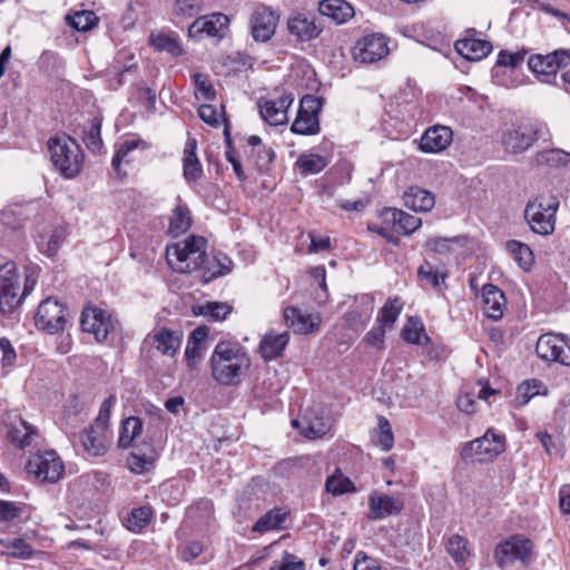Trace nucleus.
<instances>
[{
  "mask_svg": "<svg viewBox=\"0 0 570 570\" xmlns=\"http://www.w3.org/2000/svg\"><path fill=\"white\" fill-rule=\"evenodd\" d=\"M214 381L233 386L242 382L250 367V356L245 346L235 341H219L209 360Z\"/></svg>",
  "mask_w": 570,
  "mask_h": 570,
  "instance_id": "nucleus-1",
  "label": "nucleus"
},
{
  "mask_svg": "<svg viewBox=\"0 0 570 570\" xmlns=\"http://www.w3.org/2000/svg\"><path fill=\"white\" fill-rule=\"evenodd\" d=\"M37 278L26 273L23 283L13 261L0 262V312L3 315L13 313L33 291Z\"/></svg>",
  "mask_w": 570,
  "mask_h": 570,
  "instance_id": "nucleus-2",
  "label": "nucleus"
},
{
  "mask_svg": "<svg viewBox=\"0 0 570 570\" xmlns=\"http://www.w3.org/2000/svg\"><path fill=\"white\" fill-rule=\"evenodd\" d=\"M550 131L546 124L529 120L505 125L499 136V142L505 153L519 155L525 153L538 140L548 141Z\"/></svg>",
  "mask_w": 570,
  "mask_h": 570,
  "instance_id": "nucleus-3",
  "label": "nucleus"
},
{
  "mask_svg": "<svg viewBox=\"0 0 570 570\" xmlns=\"http://www.w3.org/2000/svg\"><path fill=\"white\" fill-rule=\"evenodd\" d=\"M207 240L202 236L189 235L184 240L167 246L166 259L177 273L198 271L206 262Z\"/></svg>",
  "mask_w": 570,
  "mask_h": 570,
  "instance_id": "nucleus-4",
  "label": "nucleus"
},
{
  "mask_svg": "<svg viewBox=\"0 0 570 570\" xmlns=\"http://www.w3.org/2000/svg\"><path fill=\"white\" fill-rule=\"evenodd\" d=\"M50 159L56 169L65 178H75L82 169L83 154L79 144L69 136H58L49 139Z\"/></svg>",
  "mask_w": 570,
  "mask_h": 570,
  "instance_id": "nucleus-5",
  "label": "nucleus"
},
{
  "mask_svg": "<svg viewBox=\"0 0 570 570\" xmlns=\"http://www.w3.org/2000/svg\"><path fill=\"white\" fill-rule=\"evenodd\" d=\"M559 205L558 198L553 196H539L529 200L524 209V218L531 230L542 236L552 234Z\"/></svg>",
  "mask_w": 570,
  "mask_h": 570,
  "instance_id": "nucleus-6",
  "label": "nucleus"
},
{
  "mask_svg": "<svg viewBox=\"0 0 570 570\" xmlns=\"http://www.w3.org/2000/svg\"><path fill=\"white\" fill-rule=\"evenodd\" d=\"M26 469L40 483H57L65 475V463L53 450H46L31 455Z\"/></svg>",
  "mask_w": 570,
  "mask_h": 570,
  "instance_id": "nucleus-7",
  "label": "nucleus"
},
{
  "mask_svg": "<svg viewBox=\"0 0 570 570\" xmlns=\"http://www.w3.org/2000/svg\"><path fill=\"white\" fill-rule=\"evenodd\" d=\"M323 98L305 95L299 102L297 116L291 130L297 135L312 136L320 132V114L323 107Z\"/></svg>",
  "mask_w": 570,
  "mask_h": 570,
  "instance_id": "nucleus-8",
  "label": "nucleus"
},
{
  "mask_svg": "<svg viewBox=\"0 0 570 570\" xmlns=\"http://www.w3.org/2000/svg\"><path fill=\"white\" fill-rule=\"evenodd\" d=\"M504 436L488 430L481 438L465 443L461 456L465 461L492 460L504 451Z\"/></svg>",
  "mask_w": 570,
  "mask_h": 570,
  "instance_id": "nucleus-9",
  "label": "nucleus"
},
{
  "mask_svg": "<svg viewBox=\"0 0 570 570\" xmlns=\"http://www.w3.org/2000/svg\"><path fill=\"white\" fill-rule=\"evenodd\" d=\"M570 65V49L554 50L549 55H533L529 58V69L543 82L556 79L560 68Z\"/></svg>",
  "mask_w": 570,
  "mask_h": 570,
  "instance_id": "nucleus-10",
  "label": "nucleus"
},
{
  "mask_svg": "<svg viewBox=\"0 0 570 570\" xmlns=\"http://www.w3.org/2000/svg\"><path fill=\"white\" fill-rule=\"evenodd\" d=\"M35 323L38 330L48 334L63 331L67 323L65 306L56 298H46L38 306Z\"/></svg>",
  "mask_w": 570,
  "mask_h": 570,
  "instance_id": "nucleus-11",
  "label": "nucleus"
},
{
  "mask_svg": "<svg viewBox=\"0 0 570 570\" xmlns=\"http://www.w3.org/2000/svg\"><path fill=\"white\" fill-rule=\"evenodd\" d=\"M389 53L387 39L380 33L364 36L353 49L354 59L362 63H373Z\"/></svg>",
  "mask_w": 570,
  "mask_h": 570,
  "instance_id": "nucleus-12",
  "label": "nucleus"
},
{
  "mask_svg": "<svg viewBox=\"0 0 570 570\" xmlns=\"http://www.w3.org/2000/svg\"><path fill=\"white\" fill-rule=\"evenodd\" d=\"M295 97L292 92H282L275 98L259 102V114L271 126L284 125L288 120L287 111L293 105Z\"/></svg>",
  "mask_w": 570,
  "mask_h": 570,
  "instance_id": "nucleus-13",
  "label": "nucleus"
},
{
  "mask_svg": "<svg viewBox=\"0 0 570 570\" xmlns=\"http://www.w3.org/2000/svg\"><path fill=\"white\" fill-rule=\"evenodd\" d=\"M81 327L94 334L97 342H104L114 330V321L106 311L98 307H87L81 315Z\"/></svg>",
  "mask_w": 570,
  "mask_h": 570,
  "instance_id": "nucleus-14",
  "label": "nucleus"
},
{
  "mask_svg": "<svg viewBox=\"0 0 570 570\" xmlns=\"http://www.w3.org/2000/svg\"><path fill=\"white\" fill-rule=\"evenodd\" d=\"M532 551V542L520 535H512L500 543L494 553L498 564L502 568L513 560L525 561Z\"/></svg>",
  "mask_w": 570,
  "mask_h": 570,
  "instance_id": "nucleus-15",
  "label": "nucleus"
},
{
  "mask_svg": "<svg viewBox=\"0 0 570 570\" xmlns=\"http://www.w3.org/2000/svg\"><path fill=\"white\" fill-rule=\"evenodd\" d=\"M277 20L278 17L268 7H256L250 19L253 38L258 41L269 40L275 32Z\"/></svg>",
  "mask_w": 570,
  "mask_h": 570,
  "instance_id": "nucleus-16",
  "label": "nucleus"
},
{
  "mask_svg": "<svg viewBox=\"0 0 570 570\" xmlns=\"http://www.w3.org/2000/svg\"><path fill=\"white\" fill-rule=\"evenodd\" d=\"M80 440L85 451L89 455L101 456L106 454L109 449L111 433L109 429L92 423L83 430Z\"/></svg>",
  "mask_w": 570,
  "mask_h": 570,
  "instance_id": "nucleus-17",
  "label": "nucleus"
},
{
  "mask_svg": "<svg viewBox=\"0 0 570 570\" xmlns=\"http://www.w3.org/2000/svg\"><path fill=\"white\" fill-rule=\"evenodd\" d=\"M183 334L179 331H170L166 327L155 328L145 338V343H149L160 354L174 357L180 347Z\"/></svg>",
  "mask_w": 570,
  "mask_h": 570,
  "instance_id": "nucleus-18",
  "label": "nucleus"
},
{
  "mask_svg": "<svg viewBox=\"0 0 570 570\" xmlns=\"http://www.w3.org/2000/svg\"><path fill=\"white\" fill-rule=\"evenodd\" d=\"M453 132L450 127L436 125L422 135L419 144L423 153L436 154L445 150L452 142Z\"/></svg>",
  "mask_w": 570,
  "mask_h": 570,
  "instance_id": "nucleus-19",
  "label": "nucleus"
},
{
  "mask_svg": "<svg viewBox=\"0 0 570 570\" xmlns=\"http://www.w3.org/2000/svg\"><path fill=\"white\" fill-rule=\"evenodd\" d=\"M287 29L299 41H311L322 32V28L317 26L315 17L305 12L292 14L287 20Z\"/></svg>",
  "mask_w": 570,
  "mask_h": 570,
  "instance_id": "nucleus-20",
  "label": "nucleus"
},
{
  "mask_svg": "<svg viewBox=\"0 0 570 570\" xmlns=\"http://www.w3.org/2000/svg\"><path fill=\"white\" fill-rule=\"evenodd\" d=\"M284 320L287 326L298 334L313 333L318 330L321 325L320 315L304 313L293 306H288L284 309Z\"/></svg>",
  "mask_w": 570,
  "mask_h": 570,
  "instance_id": "nucleus-21",
  "label": "nucleus"
},
{
  "mask_svg": "<svg viewBox=\"0 0 570 570\" xmlns=\"http://www.w3.org/2000/svg\"><path fill=\"white\" fill-rule=\"evenodd\" d=\"M507 299L503 292L493 284L482 287V309L488 318L499 321L503 317Z\"/></svg>",
  "mask_w": 570,
  "mask_h": 570,
  "instance_id": "nucleus-22",
  "label": "nucleus"
},
{
  "mask_svg": "<svg viewBox=\"0 0 570 570\" xmlns=\"http://www.w3.org/2000/svg\"><path fill=\"white\" fill-rule=\"evenodd\" d=\"M368 518L372 520H382L393 514H399L404 503L401 499L387 494H372L368 499Z\"/></svg>",
  "mask_w": 570,
  "mask_h": 570,
  "instance_id": "nucleus-23",
  "label": "nucleus"
},
{
  "mask_svg": "<svg viewBox=\"0 0 570 570\" xmlns=\"http://www.w3.org/2000/svg\"><path fill=\"white\" fill-rule=\"evenodd\" d=\"M196 150V138L188 137L183 151V176L188 184L197 183L204 173Z\"/></svg>",
  "mask_w": 570,
  "mask_h": 570,
  "instance_id": "nucleus-24",
  "label": "nucleus"
},
{
  "mask_svg": "<svg viewBox=\"0 0 570 570\" xmlns=\"http://www.w3.org/2000/svg\"><path fill=\"white\" fill-rule=\"evenodd\" d=\"M288 342V332L276 333L275 331H269L262 337L258 352L265 361H272L282 355Z\"/></svg>",
  "mask_w": 570,
  "mask_h": 570,
  "instance_id": "nucleus-25",
  "label": "nucleus"
},
{
  "mask_svg": "<svg viewBox=\"0 0 570 570\" xmlns=\"http://www.w3.org/2000/svg\"><path fill=\"white\" fill-rule=\"evenodd\" d=\"M158 456V451L153 446H136L127 458V466L132 473L142 474L154 468Z\"/></svg>",
  "mask_w": 570,
  "mask_h": 570,
  "instance_id": "nucleus-26",
  "label": "nucleus"
},
{
  "mask_svg": "<svg viewBox=\"0 0 570 570\" xmlns=\"http://www.w3.org/2000/svg\"><path fill=\"white\" fill-rule=\"evenodd\" d=\"M205 263L198 271H202L203 283H209L210 281L222 277L230 273L233 267L232 259L225 254L218 253L209 257L206 254Z\"/></svg>",
  "mask_w": 570,
  "mask_h": 570,
  "instance_id": "nucleus-27",
  "label": "nucleus"
},
{
  "mask_svg": "<svg viewBox=\"0 0 570 570\" xmlns=\"http://www.w3.org/2000/svg\"><path fill=\"white\" fill-rule=\"evenodd\" d=\"M456 52L464 59L478 61L487 57L492 51L491 42L475 38H464L455 41Z\"/></svg>",
  "mask_w": 570,
  "mask_h": 570,
  "instance_id": "nucleus-28",
  "label": "nucleus"
},
{
  "mask_svg": "<svg viewBox=\"0 0 570 570\" xmlns=\"http://www.w3.org/2000/svg\"><path fill=\"white\" fill-rule=\"evenodd\" d=\"M318 11L337 24L347 22L355 14L353 6L345 0H323L318 4Z\"/></svg>",
  "mask_w": 570,
  "mask_h": 570,
  "instance_id": "nucleus-29",
  "label": "nucleus"
},
{
  "mask_svg": "<svg viewBox=\"0 0 570 570\" xmlns=\"http://www.w3.org/2000/svg\"><path fill=\"white\" fill-rule=\"evenodd\" d=\"M563 346L567 347V337L564 335L547 333L538 338L535 353L543 361L557 362L560 348Z\"/></svg>",
  "mask_w": 570,
  "mask_h": 570,
  "instance_id": "nucleus-30",
  "label": "nucleus"
},
{
  "mask_svg": "<svg viewBox=\"0 0 570 570\" xmlns=\"http://www.w3.org/2000/svg\"><path fill=\"white\" fill-rule=\"evenodd\" d=\"M382 217L405 235L414 233L422 225L421 218L396 208H385Z\"/></svg>",
  "mask_w": 570,
  "mask_h": 570,
  "instance_id": "nucleus-31",
  "label": "nucleus"
},
{
  "mask_svg": "<svg viewBox=\"0 0 570 570\" xmlns=\"http://www.w3.org/2000/svg\"><path fill=\"white\" fill-rule=\"evenodd\" d=\"M8 438L19 449H26L39 438L38 430L27 421L20 419L18 423L9 426Z\"/></svg>",
  "mask_w": 570,
  "mask_h": 570,
  "instance_id": "nucleus-32",
  "label": "nucleus"
},
{
  "mask_svg": "<svg viewBox=\"0 0 570 570\" xmlns=\"http://www.w3.org/2000/svg\"><path fill=\"white\" fill-rule=\"evenodd\" d=\"M527 55V51H517V52H508V51H500L497 60V65L493 68V77L497 79V82L504 87H514L518 85L514 80H507L504 78H500L502 68H510L511 70L517 68L519 65L522 63L524 60V57Z\"/></svg>",
  "mask_w": 570,
  "mask_h": 570,
  "instance_id": "nucleus-33",
  "label": "nucleus"
},
{
  "mask_svg": "<svg viewBox=\"0 0 570 570\" xmlns=\"http://www.w3.org/2000/svg\"><path fill=\"white\" fill-rule=\"evenodd\" d=\"M228 21V17L223 13L213 14L209 19H197L189 27V35L197 36L198 33H205L208 37L220 36Z\"/></svg>",
  "mask_w": 570,
  "mask_h": 570,
  "instance_id": "nucleus-34",
  "label": "nucleus"
},
{
  "mask_svg": "<svg viewBox=\"0 0 570 570\" xmlns=\"http://www.w3.org/2000/svg\"><path fill=\"white\" fill-rule=\"evenodd\" d=\"M404 205L414 212H429L434 207L432 193L420 187H410L403 196Z\"/></svg>",
  "mask_w": 570,
  "mask_h": 570,
  "instance_id": "nucleus-35",
  "label": "nucleus"
},
{
  "mask_svg": "<svg viewBox=\"0 0 570 570\" xmlns=\"http://www.w3.org/2000/svg\"><path fill=\"white\" fill-rule=\"evenodd\" d=\"M193 313L196 316H203L208 322H219L232 313V306L224 302H206L194 305Z\"/></svg>",
  "mask_w": 570,
  "mask_h": 570,
  "instance_id": "nucleus-36",
  "label": "nucleus"
},
{
  "mask_svg": "<svg viewBox=\"0 0 570 570\" xmlns=\"http://www.w3.org/2000/svg\"><path fill=\"white\" fill-rule=\"evenodd\" d=\"M142 421L138 416H129L121 422L118 446L128 449L142 432Z\"/></svg>",
  "mask_w": 570,
  "mask_h": 570,
  "instance_id": "nucleus-37",
  "label": "nucleus"
},
{
  "mask_svg": "<svg viewBox=\"0 0 570 570\" xmlns=\"http://www.w3.org/2000/svg\"><path fill=\"white\" fill-rule=\"evenodd\" d=\"M1 554L17 559H29L35 550L22 538H0Z\"/></svg>",
  "mask_w": 570,
  "mask_h": 570,
  "instance_id": "nucleus-38",
  "label": "nucleus"
},
{
  "mask_svg": "<svg viewBox=\"0 0 570 570\" xmlns=\"http://www.w3.org/2000/svg\"><path fill=\"white\" fill-rule=\"evenodd\" d=\"M193 219L189 208L178 204L174 209L169 222V233L177 237L186 233L191 226Z\"/></svg>",
  "mask_w": 570,
  "mask_h": 570,
  "instance_id": "nucleus-39",
  "label": "nucleus"
},
{
  "mask_svg": "<svg viewBox=\"0 0 570 570\" xmlns=\"http://www.w3.org/2000/svg\"><path fill=\"white\" fill-rule=\"evenodd\" d=\"M446 551L459 567H463L471 556L468 540L459 534H453L449 538Z\"/></svg>",
  "mask_w": 570,
  "mask_h": 570,
  "instance_id": "nucleus-40",
  "label": "nucleus"
},
{
  "mask_svg": "<svg viewBox=\"0 0 570 570\" xmlns=\"http://www.w3.org/2000/svg\"><path fill=\"white\" fill-rule=\"evenodd\" d=\"M361 303L367 306L366 311L361 312L357 308H354L347 312L344 316L347 326L353 331L362 328L371 317L373 297L370 295H363L361 297Z\"/></svg>",
  "mask_w": 570,
  "mask_h": 570,
  "instance_id": "nucleus-41",
  "label": "nucleus"
},
{
  "mask_svg": "<svg viewBox=\"0 0 570 570\" xmlns=\"http://www.w3.org/2000/svg\"><path fill=\"white\" fill-rule=\"evenodd\" d=\"M402 309L403 305L400 302V298L394 297L387 299L379 312L376 318L377 324H381L383 327L391 330L394 323L397 321Z\"/></svg>",
  "mask_w": 570,
  "mask_h": 570,
  "instance_id": "nucleus-42",
  "label": "nucleus"
},
{
  "mask_svg": "<svg viewBox=\"0 0 570 570\" xmlns=\"http://www.w3.org/2000/svg\"><path fill=\"white\" fill-rule=\"evenodd\" d=\"M417 276L422 282L430 284L433 288L441 291L446 288L445 278L446 274L440 272L435 266L429 262H424L417 269Z\"/></svg>",
  "mask_w": 570,
  "mask_h": 570,
  "instance_id": "nucleus-43",
  "label": "nucleus"
},
{
  "mask_svg": "<svg viewBox=\"0 0 570 570\" xmlns=\"http://www.w3.org/2000/svg\"><path fill=\"white\" fill-rule=\"evenodd\" d=\"M508 252L523 269H529L534 261L532 249L519 240H509L505 245Z\"/></svg>",
  "mask_w": 570,
  "mask_h": 570,
  "instance_id": "nucleus-44",
  "label": "nucleus"
},
{
  "mask_svg": "<svg viewBox=\"0 0 570 570\" xmlns=\"http://www.w3.org/2000/svg\"><path fill=\"white\" fill-rule=\"evenodd\" d=\"M327 164L325 157L316 154H302L296 160V166L305 176L321 173Z\"/></svg>",
  "mask_w": 570,
  "mask_h": 570,
  "instance_id": "nucleus-45",
  "label": "nucleus"
},
{
  "mask_svg": "<svg viewBox=\"0 0 570 570\" xmlns=\"http://www.w3.org/2000/svg\"><path fill=\"white\" fill-rule=\"evenodd\" d=\"M151 46L158 51H167L171 56H180L183 52V48L178 40L177 36L167 35V33H158L150 36Z\"/></svg>",
  "mask_w": 570,
  "mask_h": 570,
  "instance_id": "nucleus-46",
  "label": "nucleus"
},
{
  "mask_svg": "<svg viewBox=\"0 0 570 570\" xmlns=\"http://www.w3.org/2000/svg\"><path fill=\"white\" fill-rule=\"evenodd\" d=\"M286 517L287 513L283 512L281 509L272 510L258 519L254 524L253 530L255 532L264 533L269 530L279 529L286 520Z\"/></svg>",
  "mask_w": 570,
  "mask_h": 570,
  "instance_id": "nucleus-47",
  "label": "nucleus"
},
{
  "mask_svg": "<svg viewBox=\"0 0 570 570\" xmlns=\"http://www.w3.org/2000/svg\"><path fill=\"white\" fill-rule=\"evenodd\" d=\"M326 491L334 495H342L355 491V487L352 481L342 474L340 470H336L331 476L327 478Z\"/></svg>",
  "mask_w": 570,
  "mask_h": 570,
  "instance_id": "nucleus-48",
  "label": "nucleus"
},
{
  "mask_svg": "<svg viewBox=\"0 0 570 570\" xmlns=\"http://www.w3.org/2000/svg\"><path fill=\"white\" fill-rule=\"evenodd\" d=\"M151 520V510L147 507L134 509L125 519V527L131 532H138Z\"/></svg>",
  "mask_w": 570,
  "mask_h": 570,
  "instance_id": "nucleus-49",
  "label": "nucleus"
},
{
  "mask_svg": "<svg viewBox=\"0 0 570 570\" xmlns=\"http://www.w3.org/2000/svg\"><path fill=\"white\" fill-rule=\"evenodd\" d=\"M401 336L405 342L416 345L424 344L422 337H424L425 342L429 341V337L425 334L423 325L417 320H414L412 317L404 325Z\"/></svg>",
  "mask_w": 570,
  "mask_h": 570,
  "instance_id": "nucleus-50",
  "label": "nucleus"
},
{
  "mask_svg": "<svg viewBox=\"0 0 570 570\" xmlns=\"http://www.w3.org/2000/svg\"><path fill=\"white\" fill-rule=\"evenodd\" d=\"M66 20L69 26L78 31H88L98 22V18L95 12L86 10L77 11L71 16H67Z\"/></svg>",
  "mask_w": 570,
  "mask_h": 570,
  "instance_id": "nucleus-51",
  "label": "nucleus"
},
{
  "mask_svg": "<svg viewBox=\"0 0 570 570\" xmlns=\"http://www.w3.org/2000/svg\"><path fill=\"white\" fill-rule=\"evenodd\" d=\"M139 145L145 146V142L139 139H130V140H126L119 145V147L112 158V161H111V165H112L115 171H117V174L120 175L121 163H129L131 160L129 157L130 153L134 151L135 149H137Z\"/></svg>",
  "mask_w": 570,
  "mask_h": 570,
  "instance_id": "nucleus-52",
  "label": "nucleus"
},
{
  "mask_svg": "<svg viewBox=\"0 0 570 570\" xmlns=\"http://www.w3.org/2000/svg\"><path fill=\"white\" fill-rule=\"evenodd\" d=\"M374 443L383 451H390L394 445V435L391 424L384 416L379 417V431L374 436Z\"/></svg>",
  "mask_w": 570,
  "mask_h": 570,
  "instance_id": "nucleus-53",
  "label": "nucleus"
},
{
  "mask_svg": "<svg viewBox=\"0 0 570 570\" xmlns=\"http://www.w3.org/2000/svg\"><path fill=\"white\" fill-rule=\"evenodd\" d=\"M100 131L101 119L99 117H94L89 128L85 131L83 135V142L86 144L88 149L97 151L101 148L102 139Z\"/></svg>",
  "mask_w": 570,
  "mask_h": 570,
  "instance_id": "nucleus-54",
  "label": "nucleus"
},
{
  "mask_svg": "<svg viewBox=\"0 0 570 570\" xmlns=\"http://www.w3.org/2000/svg\"><path fill=\"white\" fill-rule=\"evenodd\" d=\"M193 81L195 86V96L196 98L203 100H214L216 97V91L213 85L208 80V76L203 73H194Z\"/></svg>",
  "mask_w": 570,
  "mask_h": 570,
  "instance_id": "nucleus-55",
  "label": "nucleus"
},
{
  "mask_svg": "<svg viewBox=\"0 0 570 570\" xmlns=\"http://www.w3.org/2000/svg\"><path fill=\"white\" fill-rule=\"evenodd\" d=\"M538 164H547L549 166L566 165L570 161V154L561 149H550L538 153L535 156Z\"/></svg>",
  "mask_w": 570,
  "mask_h": 570,
  "instance_id": "nucleus-56",
  "label": "nucleus"
},
{
  "mask_svg": "<svg viewBox=\"0 0 570 570\" xmlns=\"http://www.w3.org/2000/svg\"><path fill=\"white\" fill-rule=\"evenodd\" d=\"M542 383L538 380L525 381L517 389L515 401L520 406L525 405L533 396L540 394Z\"/></svg>",
  "mask_w": 570,
  "mask_h": 570,
  "instance_id": "nucleus-57",
  "label": "nucleus"
},
{
  "mask_svg": "<svg viewBox=\"0 0 570 570\" xmlns=\"http://www.w3.org/2000/svg\"><path fill=\"white\" fill-rule=\"evenodd\" d=\"M269 570H306L305 562L287 551H284L281 560H275Z\"/></svg>",
  "mask_w": 570,
  "mask_h": 570,
  "instance_id": "nucleus-58",
  "label": "nucleus"
},
{
  "mask_svg": "<svg viewBox=\"0 0 570 570\" xmlns=\"http://www.w3.org/2000/svg\"><path fill=\"white\" fill-rule=\"evenodd\" d=\"M203 10L202 0H176L175 12L178 16L193 18Z\"/></svg>",
  "mask_w": 570,
  "mask_h": 570,
  "instance_id": "nucleus-59",
  "label": "nucleus"
},
{
  "mask_svg": "<svg viewBox=\"0 0 570 570\" xmlns=\"http://www.w3.org/2000/svg\"><path fill=\"white\" fill-rule=\"evenodd\" d=\"M250 160L254 163V165L257 167L258 170L263 171L268 168L271 163L275 158V153L269 147H259V149L254 151V156H252V153L249 154Z\"/></svg>",
  "mask_w": 570,
  "mask_h": 570,
  "instance_id": "nucleus-60",
  "label": "nucleus"
},
{
  "mask_svg": "<svg viewBox=\"0 0 570 570\" xmlns=\"http://www.w3.org/2000/svg\"><path fill=\"white\" fill-rule=\"evenodd\" d=\"M458 237H432L426 240V248L431 252L444 255L452 250L453 244L458 243Z\"/></svg>",
  "mask_w": 570,
  "mask_h": 570,
  "instance_id": "nucleus-61",
  "label": "nucleus"
},
{
  "mask_svg": "<svg viewBox=\"0 0 570 570\" xmlns=\"http://www.w3.org/2000/svg\"><path fill=\"white\" fill-rule=\"evenodd\" d=\"M204 351H205V348L203 345H200L198 343H194L193 341L187 342V345L185 348V360H186L187 366L189 368H191V370L197 368L200 360L204 356Z\"/></svg>",
  "mask_w": 570,
  "mask_h": 570,
  "instance_id": "nucleus-62",
  "label": "nucleus"
},
{
  "mask_svg": "<svg viewBox=\"0 0 570 570\" xmlns=\"http://www.w3.org/2000/svg\"><path fill=\"white\" fill-rule=\"evenodd\" d=\"M117 403V397L116 395H109L101 404H100V407H99V412H98V415L97 417L95 419V422L96 424H98V426H104V428H107L109 429V421H110V414H111V410L114 409V406L116 405Z\"/></svg>",
  "mask_w": 570,
  "mask_h": 570,
  "instance_id": "nucleus-63",
  "label": "nucleus"
},
{
  "mask_svg": "<svg viewBox=\"0 0 570 570\" xmlns=\"http://www.w3.org/2000/svg\"><path fill=\"white\" fill-rule=\"evenodd\" d=\"M354 570H385L379 560L367 556L364 551H358L354 559Z\"/></svg>",
  "mask_w": 570,
  "mask_h": 570,
  "instance_id": "nucleus-64",
  "label": "nucleus"
}]
</instances>
